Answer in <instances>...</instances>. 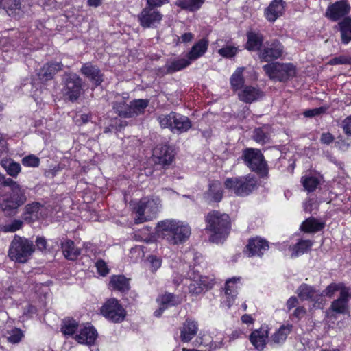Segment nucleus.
I'll return each mask as SVG.
<instances>
[{
	"mask_svg": "<svg viewBox=\"0 0 351 351\" xmlns=\"http://www.w3.org/2000/svg\"><path fill=\"white\" fill-rule=\"evenodd\" d=\"M155 233L158 239L165 240L170 245H180L189 239L191 229L184 221L167 219L158 222Z\"/></svg>",
	"mask_w": 351,
	"mask_h": 351,
	"instance_id": "nucleus-1",
	"label": "nucleus"
},
{
	"mask_svg": "<svg viewBox=\"0 0 351 351\" xmlns=\"http://www.w3.org/2000/svg\"><path fill=\"white\" fill-rule=\"evenodd\" d=\"M206 230L210 232V241L221 243L228 237L230 230V219L228 215L213 210L206 217Z\"/></svg>",
	"mask_w": 351,
	"mask_h": 351,
	"instance_id": "nucleus-2",
	"label": "nucleus"
},
{
	"mask_svg": "<svg viewBox=\"0 0 351 351\" xmlns=\"http://www.w3.org/2000/svg\"><path fill=\"white\" fill-rule=\"evenodd\" d=\"M11 193L9 197L0 195V208L8 215L15 214L16 210L23 205L27 197V189L14 180L10 186Z\"/></svg>",
	"mask_w": 351,
	"mask_h": 351,
	"instance_id": "nucleus-3",
	"label": "nucleus"
},
{
	"mask_svg": "<svg viewBox=\"0 0 351 351\" xmlns=\"http://www.w3.org/2000/svg\"><path fill=\"white\" fill-rule=\"evenodd\" d=\"M162 207L161 200L158 197L141 199L134 208L135 223H142L155 218Z\"/></svg>",
	"mask_w": 351,
	"mask_h": 351,
	"instance_id": "nucleus-4",
	"label": "nucleus"
},
{
	"mask_svg": "<svg viewBox=\"0 0 351 351\" xmlns=\"http://www.w3.org/2000/svg\"><path fill=\"white\" fill-rule=\"evenodd\" d=\"M34 251L33 243L25 237L15 235L11 242L8 256L12 261L25 263Z\"/></svg>",
	"mask_w": 351,
	"mask_h": 351,
	"instance_id": "nucleus-5",
	"label": "nucleus"
},
{
	"mask_svg": "<svg viewBox=\"0 0 351 351\" xmlns=\"http://www.w3.org/2000/svg\"><path fill=\"white\" fill-rule=\"evenodd\" d=\"M227 189L230 190L237 195H249L256 186V181L253 176L247 175L243 177L227 178L224 182Z\"/></svg>",
	"mask_w": 351,
	"mask_h": 351,
	"instance_id": "nucleus-6",
	"label": "nucleus"
},
{
	"mask_svg": "<svg viewBox=\"0 0 351 351\" xmlns=\"http://www.w3.org/2000/svg\"><path fill=\"white\" fill-rule=\"evenodd\" d=\"M263 70L268 77L280 82L286 81L293 77L296 74L295 66L291 63L280 64L278 62L266 64Z\"/></svg>",
	"mask_w": 351,
	"mask_h": 351,
	"instance_id": "nucleus-7",
	"label": "nucleus"
},
{
	"mask_svg": "<svg viewBox=\"0 0 351 351\" xmlns=\"http://www.w3.org/2000/svg\"><path fill=\"white\" fill-rule=\"evenodd\" d=\"M242 158L252 171L264 176L267 173V164L260 150L249 148L243 152Z\"/></svg>",
	"mask_w": 351,
	"mask_h": 351,
	"instance_id": "nucleus-8",
	"label": "nucleus"
},
{
	"mask_svg": "<svg viewBox=\"0 0 351 351\" xmlns=\"http://www.w3.org/2000/svg\"><path fill=\"white\" fill-rule=\"evenodd\" d=\"M297 294L301 300L311 302L314 308H323L326 304L323 294L309 285L302 284L297 289Z\"/></svg>",
	"mask_w": 351,
	"mask_h": 351,
	"instance_id": "nucleus-9",
	"label": "nucleus"
},
{
	"mask_svg": "<svg viewBox=\"0 0 351 351\" xmlns=\"http://www.w3.org/2000/svg\"><path fill=\"white\" fill-rule=\"evenodd\" d=\"M101 313L113 322H122L126 315L125 309L114 298H111L104 303L101 308Z\"/></svg>",
	"mask_w": 351,
	"mask_h": 351,
	"instance_id": "nucleus-10",
	"label": "nucleus"
},
{
	"mask_svg": "<svg viewBox=\"0 0 351 351\" xmlns=\"http://www.w3.org/2000/svg\"><path fill=\"white\" fill-rule=\"evenodd\" d=\"M162 14L154 8L147 6L143 8L138 14V19L140 25L144 28L156 27L162 19Z\"/></svg>",
	"mask_w": 351,
	"mask_h": 351,
	"instance_id": "nucleus-11",
	"label": "nucleus"
},
{
	"mask_svg": "<svg viewBox=\"0 0 351 351\" xmlns=\"http://www.w3.org/2000/svg\"><path fill=\"white\" fill-rule=\"evenodd\" d=\"M191 282L189 285V291L190 293L199 295L204 290L210 289L214 285V278L208 276L193 274L190 276Z\"/></svg>",
	"mask_w": 351,
	"mask_h": 351,
	"instance_id": "nucleus-12",
	"label": "nucleus"
},
{
	"mask_svg": "<svg viewBox=\"0 0 351 351\" xmlns=\"http://www.w3.org/2000/svg\"><path fill=\"white\" fill-rule=\"evenodd\" d=\"M82 88V80L75 73L68 75L65 81V85L63 88V93L70 100L77 99L80 93Z\"/></svg>",
	"mask_w": 351,
	"mask_h": 351,
	"instance_id": "nucleus-13",
	"label": "nucleus"
},
{
	"mask_svg": "<svg viewBox=\"0 0 351 351\" xmlns=\"http://www.w3.org/2000/svg\"><path fill=\"white\" fill-rule=\"evenodd\" d=\"M240 285V278L233 277L226 280L224 287V294L221 302L223 305L230 308L233 304Z\"/></svg>",
	"mask_w": 351,
	"mask_h": 351,
	"instance_id": "nucleus-14",
	"label": "nucleus"
},
{
	"mask_svg": "<svg viewBox=\"0 0 351 351\" xmlns=\"http://www.w3.org/2000/svg\"><path fill=\"white\" fill-rule=\"evenodd\" d=\"M283 53V46L278 40L266 43L263 49L260 50L259 56L265 61H269L280 58Z\"/></svg>",
	"mask_w": 351,
	"mask_h": 351,
	"instance_id": "nucleus-15",
	"label": "nucleus"
},
{
	"mask_svg": "<svg viewBox=\"0 0 351 351\" xmlns=\"http://www.w3.org/2000/svg\"><path fill=\"white\" fill-rule=\"evenodd\" d=\"M269 326L263 324L250 334V341L256 349L258 350L264 349L269 339Z\"/></svg>",
	"mask_w": 351,
	"mask_h": 351,
	"instance_id": "nucleus-16",
	"label": "nucleus"
},
{
	"mask_svg": "<svg viewBox=\"0 0 351 351\" xmlns=\"http://www.w3.org/2000/svg\"><path fill=\"white\" fill-rule=\"evenodd\" d=\"M97 337L96 329L88 324L79 328L78 333L75 335L74 339L80 344L91 346L94 344Z\"/></svg>",
	"mask_w": 351,
	"mask_h": 351,
	"instance_id": "nucleus-17",
	"label": "nucleus"
},
{
	"mask_svg": "<svg viewBox=\"0 0 351 351\" xmlns=\"http://www.w3.org/2000/svg\"><path fill=\"white\" fill-rule=\"evenodd\" d=\"M263 96V92L258 86L250 85L244 86L238 93L239 99L241 101L249 104L258 101Z\"/></svg>",
	"mask_w": 351,
	"mask_h": 351,
	"instance_id": "nucleus-18",
	"label": "nucleus"
},
{
	"mask_svg": "<svg viewBox=\"0 0 351 351\" xmlns=\"http://www.w3.org/2000/svg\"><path fill=\"white\" fill-rule=\"evenodd\" d=\"M46 215L44 206L38 202H32L27 204L24 208L23 219L29 222L43 218Z\"/></svg>",
	"mask_w": 351,
	"mask_h": 351,
	"instance_id": "nucleus-19",
	"label": "nucleus"
},
{
	"mask_svg": "<svg viewBox=\"0 0 351 351\" xmlns=\"http://www.w3.org/2000/svg\"><path fill=\"white\" fill-rule=\"evenodd\" d=\"M153 157L156 162L162 165H169L173 158V150L166 145H157L153 150Z\"/></svg>",
	"mask_w": 351,
	"mask_h": 351,
	"instance_id": "nucleus-20",
	"label": "nucleus"
},
{
	"mask_svg": "<svg viewBox=\"0 0 351 351\" xmlns=\"http://www.w3.org/2000/svg\"><path fill=\"white\" fill-rule=\"evenodd\" d=\"M268 249L269 245L266 240L260 237H256L249 240L245 252L248 256H261Z\"/></svg>",
	"mask_w": 351,
	"mask_h": 351,
	"instance_id": "nucleus-21",
	"label": "nucleus"
},
{
	"mask_svg": "<svg viewBox=\"0 0 351 351\" xmlns=\"http://www.w3.org/2000/svg\"><path fill=\"white\" fill-rule=\"evenodd\" d=\"M298 299L292 296L289 298L286 303L287 312L289 313V317L293 320L299 321L306 314V309L304 306H298Z\"/></svg>",
	"mask_w": 351,
	"mask_h": 351,
	"instance_id": "nucleus-22",
	"label": "nucleus"
},
{
	"mask_svg": "<svg viewBox=\"0 0 351 351\" xmlns=\"http://www.w3.org/2000/svg\"><path fill=\"white\" fill-rule=\"evenodd\" d=\"M285 10V2L282 0H274L265 10V16L269 22H274L280 17Z\"/></svg>",
	"mask_w": 351,
	"mask_h": 351,
	"instance_id": "nucleus-23",
	"label": "nucleus"
},
{
	"mask_svg": "<svg viewBox=\"0 0 351 351\" xmlns=\"http://www.w3.org/2000/svg\"><path fill=\"white\" fill-rule=\"evenodd\" d=\"M348 10L349 5L345 1H340L328 8L326 16L332 21H337L346 15Z\"/></svg>",
	"mask_w": 351,
	"mask_h": 351,
	"instance_id": "nucleus-24",
	"label": "nucleus"
},
{
	"mask_svg": "<svg viewBox=\"0 0 351 351\" xmlns=\"http://www.w3.org/2000/svg\"><path fill=\"white\" fill-rule=\"evenodd\" d=\"M81 73L89 78L96 86L103 81V76L99 68L91 63H85L81 68Z\"/></svg>",
	"mask_w": 351,
	"mask_h": 351,
	"instance_id": "nucleus-25",
	"label": "nucleus"
},
{
	"mask_svg": "<svg viewBox=\"0 0 351 351\" xmlns=\"http://www.w3.org/2000/svg\"><path fill=\"white\" fill-rule=\"evenodd\" d=\"M293 330V325L287 324L282 325L270 337V343L273 345L283 344L288 335Z\"/></svg>",
	"mask_w": 351,
	"mask_h": 351,
	"instance_id": "nucleus-26",
	"label": "nucleus"
},
{
	"mask_svg": "<svg viewBox=\"0 0 351 351\" xmlns=\"http://www.w3.org/2000/svg\"><path fill=\"white\" fill-rule=\"evenodd\" d=\"M208 47V40L206 38H202L194 44L191 51L188 53L187 56L189 59L193 62L202 56L206 52Z\"/></svg>",
	"mask_w": 351,
	"mask_h": 351,
	"instance_id": "nucleus-27",
	"label": "nucleus"
},
{
	"mask_svg": "<svg viewBox=\"0 0 351 351\" xmlns=\"http://www.w3.org/2000/svg\"><path fill=\"white\" fill-rule=\"evenodd\" d=\"M128 99V94H123V95H117L115 96V100L113 103V108L121 117H130L129 116L125 114L126 112L130 111V104H127Z\"/></svg>",
	"mask_w": 351,
	"mask_h": 351,
	"instance_id": "nucleus-28",
	"label": "nucleus"
},
{
	"mask_svg": "<svg viewBox=\"0 0 351 351\" xmlns=\"http://www.w3.org/2000/svg\"><path fill=\"white\" fill-rule=\"evenodd\" d=\"M197 324L195 321L186 320L181 329L180 338L182 341H191L197 332Z\"/></svg>",
	"mask_w": 351,
	"mask_h": 351,
	"instance_id": "nucleus-29",
	"label": "nucleus"
},
{
	"mask_svg": "<svg viewBox=\"0 0 351 351\" xmlns=\"http://www.w3.org/2000/svg\"><path fill=\"white\" fill-rule=\"evenodd\" d=\"M313 245V242L310 240H301L293 247L289 246L287 249L288 254L291 257L294 258L308 252Z\"/></svg>",
	"mask_w": 351,
	"mask_h": 351,
	"instance_id": "nucleus-30",
	"label": "nucleus"
},
{
	"mask_svg": "<svg viewBox=\"0 0 351 351\" xmlns=\"http://www.w3.org/2000/svg\"><path fill=\"white\" fill-rule=\"evenodd\" d=\"M191 128V123L188 117L176 113L172 132L182 133L188 131Z\"/></svg>",
	"mask_w": 351,
	"mask_h": 351,
	"instance_id": "nucleus-31",
	"label": "nucleus"
},
{
	"mask_svg": "<svg viewBox=\"0 0 351 351\" xmlns=\"http://www.w3.org/2000/svg\"><path fill=\"white\" fill-rule=\"evenodd\" d=\"M1 165L7 174L12 178H16L21 171V165L11 158L2 159Z\"/></svg>",
	"mask_w": 351,
	"mask_h": 351,
	"instance_id": "nucleus-32",
	"label": "nucleus"
},
{
	"mask_svg": "<svg viewBox=\"0 0 351 351\" xmlns=\"http://www.w3.org/2000/svg\"><path fill=\"white\" fill-rule=\"evenodd\" d=\"M62 65L60 63H50L43 66L40 69L38 75L43 80H51L54 74L62 69Z\"/></svg>",
	"mask_w": 351,
	"mask_h": 351,
	"instance_id": "nucleus-33",
	"label": "nucleus"
},
{
	"mask_svg": "<svg viewBox=\"0 0 351 351\" xmlns=\"http://www.w3.org/2000/svg\"><path fill=\"white\" fill-rule=\"evenodd\" d=\"M0 7L6 11L9 16H16L21 12V0H0Z\"/></svg>",
	"mask_w": 351,
	"mask_h": 351,
	"instance_id": "nucleus-34",
	"label": "nucleus"
},
{
	"mask_svg": "<svg viewBox=\"0 0 351 351\" xmlns=\"http://www.w3.org/2000/svg\"><path fill=\"white\" fill-rule=\"evenodd\" d=\"M247 41L246 43V49L249 51H257L261 50L263 43V36L254 32H249L247 34Z\"/></svg>",
	"mask_w": 351,
	"mask_h": 351,
	"instance_id": "nucleus-35",
	"label": "nucleus"
},
{
	"mask_svg": "<svg viewBox=\"0 0 351 351\" xmlns=\"http://www.w3.org/2000/svg\"><path fill=\"white\" fill-rule=\"evenodd\" d=\"M244 71L245 67H238L231 75L230 82L233 90H238L244 86L245 79L243 76Z\"/></svg>",
	"mask_w": 351,
	"mask_h": 351,
	"instance_id": "nucleus-36",
	"label": "nucleus"
},
{
	"mask_svg": "<svg viewBox=\"0 0 351 351\" xmlns=\"http://www.w3.org/2000/svg\"><path fill=\"white\" fill-rule=\"evenodd\" d=\"M191 63V61L188 56L186 58H178L167 64V70L169 73H174L187 67Z\"/></svg>",
	"mask_w": 351,
	"mask_h": 351,
	"instance_id": "nucleus-37",
	"label": "nucleus"
},
{
	"mask_svg": "<svg viewBox=\"0 0 351 351\" xmlns=\"http://www.w3.org/2000/svg\"><path fill=\"white\" fill-rule=\"evenodd\" d=\"M62 249L64 256L69 260H75L80 254V250L75 246L71 240H66L62 243Z\"/></svg>",
	"mask_w": 351,
	"mask_h": 351,
	"instance_id": "nucleus-38",
	"label": "nucleus"
},
{
	"mask_svg": "<svg viewBox=\"0 0 351 351\" xmlns=\"http://www.w3.org/2000/svg\"><path fill=\"white\" fill-rule=\"evenodd\" d=\"M208 198L213 202H219L223 197V190L221 184L218 181H214L209 185V189L207 193Z\"/></svg>",
	"mask_w": 351,
	"mask_h": 351,
	"instance_id": "nucleus-39",
	"label": "nucleus"
},
{
	"mask_svg": "<svg viewBox=\"0 0 351 351\" xmlns=\"http://www.w3.org/2000/svg\"><path fill=\"white\" fill-rule=\"evenodd\" d=\"M158 305H162L165 308L177 305L181 303V299L170 293H166L160 295L156 300Z\"/></svg>",
	"mask_w": 351,
	"mask_h": 351,
	"instance_id": "nucleus-40",
	"label": "nucleus"
},
{
	"mask_svg": "<svg viewBox=\"0 0 351 351\" xmlns=\"http://www.w3.org/2000/svg\"><path fill=\"white\" fill-rule=\"evenodd\" d=\"M148 105V101L145 99H138L130 102V111L125 114L132 117L143 113Z\"/></svg>",
	"mask_w": 351,
	"mask_h": 351,
	"instance_id": "nucleus-41",
	"label": "nucleus"
},
{
	"mask_svg": "<svg viewBox=\"0 0 351 351\" xmlns=\"http://www.w3.org/2000/svg\"><path fill=\"white\" fill-rule=\"evenodd\" d=\"M109 285L113 289L122 291L129 289V283L128 279L121 275L112 276L110 278Z\"/></svg>",
	"mask_w": 351,
	"mask_h": 351,
	"instance_id": "nucleus-42",
	"label": "nucleus"
},
{
	"mask_svg": "<svg viewBox=\"0 0 351 351\" xmlns=\"http://www.w3.org/2000/svg\"><path fill=\"white\" fill-rule=\"evenodd\" d=\"M269 134L270 127L269 125H263L254 130L253 138L256 142L263 144L269 141Z\"/></svg>",
	"mask_w": 351,
	"mask_h": 351,
	"instance_id": "nucleus-43",
	"label": "nucleus"
},
{
	"mask_svg": "<svg viewBox=\"0 0 351 351\" xmlns=\"http://www.w3.org/2000/svg\"><path fill=\"white\" fill-rule=\"evenodd\" d=\"M324 228V224L314 218L306 219L301 225V228L306 232H315L321 230Z\"/></svg>",
	"mask_w": 351,
	"mask_h": 351,
	"instance_id": "nucleus-44",
	"label": "nucleus"
},
{
	"mask_svg": "<svg viewBox=\"0 0 351 351\" xmlns=\"http://www.w3.org/2000/svg\"><path fill=\"white\" fill-rule=\"evenodd\" d=\"M339 25L342 42L348 44L351 40V19H345Z\"/></svg>",
	"mask_w": 351,
	"mask_h": 351,
	"instance_id": "nucleus-45",
	"label": "nucleus"
},
{
	"mask_svg": "<svg viewBox=\"0 0 351 351\" xmlns=\"http://www.w3.org/2000/svg\"><path fill=\"white\" fill-rule=\"evenodd\" d=\"M204 3V0H178L176 5L182 9L194 11L198 10Z\"/></svg>",
	"mask_w": 351,
	"mask_h": 351,
	"instance_id": "nucleus-46",
	"label": "nucleus"
},
{
	"mask_svg": "<svg viewBox=\"0 0 351 351\" xmlns=\"http://www.w3.org/2000/svg\"><path fill=\"white\" fill-rule=\"evenodd\" d=\"M301 182L306 191H313L319 184V179L313 176H304L302 178Z\"/></svg>",
	"mask_w": 351,
	"mask_h": 351,
	"instance_id": "nucleus-47",
	"label": "nucleus"
},
{
	"mask_svg": "<svg viewBox=\"0 0 351 351\" xmlns=\"http://www.w3.org/2000/svg\"><path fill=\"white\" fill-rule=\"evenodd\" d=\"M78 323L74 319H64L61 327V331L65 335H73L78 330Z\"/></svg>",
	"mask_w": 351,
	"mask_h": 351,
	"instance_id": "nucleus-48",
	"label": "nucleus"
},
{
	"mask_svg": "<svg viewBox=\"0 0 351 351\" xmlns=\"http://www.w3.org/2000/svg\"><path fill=\"white\" fill-rule=\"evenodd\" d=\"M331 309L337 313H348L349 306L347 300H343L341 298H338L334 300L331 304Z\"/></svg>",
	"mask_w": 351,
	"mask_h": 351,
	"instance_id": "nucleus-49",
	"label": "nucleus"
},
{
	"mask_svg": "<svg viewBox=\"0 0 351 351\" xmlns=\"http://www.w3.org/2000/svg\"><path fill=\"white\" fill-rule=\"evenodd\" d=\"M175 114L176 112H171L169 114L159 116L158 121L160 126L163 128H169L172 130Z\"/></svg>",
	"mask_w": 351,
	"mask_h": 351,
	"instance_id": "nucleus-50",
	"label": "nucleus"
},
{
	"mask_svg": "<svg viewBox=\"0 0 351 351\" xmlns=\"http://www.w3.org/2000/svg\"><path fill=\"white\" fill-rule=\"evenodd\" d=\"M238 52V49L236 47L227 45L218 50V53L223 58H230L234 56Z\"/></svg>",
	"mask_w": 351,
	"mask_h": 351,
	"instance_id": "nucleus-51",
	"label": "nucleus"
},
{
	"mask_svg": "<svg viewBox=\"0 0 351 351\" xmlns=\"http://www.w3.org/2000/svg\"><path fill=\"white\" fill-rule=\"evenodd\" d=\"M22 164L25 167H37L40 164V159L38 157L36 156L34 154L28 155L24 157L22 160Z\"/></svg>",
	"mask_w": 351,
	"mask_h": 351,
	"instance_id": "nucleus-52",
	"label": "nucleus"
},
{
	"mask_svg": "<svg viewBox=\"0 0 351 351\" xmlns=\"http://www.w3.org/2000/svg\"><path fill=\"white\" fill-rule=\"evenodd\" d=\"M23 226V221L19 219H15L9 224L2 226L1 230L5 232H14L21 229Z\"/></svg>",
	"mask_w": 351,
	"mask_h": 351,
	"instance_id": "nucleus-53",
	"label": "nucleus"
},
{
	"mask_svg": "<svg viewBox=\"0 0 351 351\" xmlns=\"http://www.w3.org/2000/svg\"><path fill=\"white\" fill-rule=\"evenodd\" d=\"M23 337L21 330L15 328L11 330L10 335L8 337V340L12 343H17L20 342Z\"/></svg>",
	"mask_w": 351,
	"mask_h": 351,
	"instance_id": "nucleus-54",
	"label": "nucleus"
},
{
	"mask_svg": "<svg viewBox=\"0 0 351 351\" xmlns=\"http://www.w3.org/2000/svg\"><path fill=\"white\" fill-rule=\"evenodd\" d=\"M147 261L150 264V269L152 272H155L157 271L160 267L162 264V260L160 258H158L154 255H150L147 258Z\"/></svg>",
	"mask_w": 351,
	"mask_h": 351,
	"instance_id": "nucleus-55",
	"label": "nucleus"
},
{
	"mask_svg": "<svg viewBox=\"0 0 351 351\" xmlns=\"http://www.w3.org/2000/svg\"><path fill=\"white\" fill-rule=\"evenodd\" d=\"M95 267L97 268V273L101 276H106L110 271L106 263L101 259L97 261L95 263Z\"/></svg>",
	"mask_w": 351,
	"mask_h": 351,
	"instance_id": "nucleus-56",
	"label": "nucleus"
},
{
	"mask_svg": "<svg viewBox=\"0 0 351 351\" xmlns=\"http://www.w3.org/2000/svg\"><path fill=\"white\" fill-rule=\"evenodd\" d=\"M328 63L331 65L350 64H351V57L340 56L331 59Z\"/></svg>",
	"mask_w": 351,
	"mask_h": 351,
	"instance_id": "nucleus-57",
	"label": "nucleus"
},
{
	"mask_svg": "<svg viewBox=\"0 0 351 351\" xmlns=\"http://www.w3.org/2000/svg\"><path fill=\"white\" fill-rule=\"evenodd\" d=\"M339 291H340V297L339 298L347 301L348 298H351V289L346 287L343 283H339Z\"/></svg>",
	"mask_w": 351,
	"mask_h": 351,
	"instance_id": "nucleus-58",
	"label": "nucleus"
},
{
	"mask_svg": "<svg viewBox=\"0 0 351 351\" xmlns=\"http://www.w3.org/2000/svg\"><path fill=\"white\" fill-rule=\"evenodd\" d=\"M339 283H332L329 285L326 289L322 293L324 295L332 297L335 291H339Z\"/></svg>",
	"mask_w": 351,
	"mask_h": 351,
	"instance_id": "nucleus-59",
	"label": "nucleus"
},
{
	"mask_svg": "<svg viewBox=\"0 0 351 351\" xmlns=\"http://www.w3.org/2000/svg\"><path fill=\"white\" fill-rule=\"evenodd\" d=\"M14 180L10 178H7L4 174L0 173V187L8 186L10 187Z\"/></svg>",
	"mask_w": 351,
	"mask_h": 351,
	"instance_id": "nucleus-60",
	"label": "nucleus"
},
{
	"mask_svg": "<svg viewBox=\"0 0 351 351\" xmlns=\"http://www.w3.org/2000/svg\"><path fill=\"white\" fill-rule=\"evenodd\" d=\"M169 0H147V4L149 7H161L162 5L169 3Z\"/></svg>",
	"mask_w": 351,
	"mask_h": 351,
	"instance_id": "nucleus-61",
	"label": "nucleus"
},
{
	"mask_svg": "<svg viewBox=\"0 0 351 351\" xmlns=\"http://www.w3.org/2000/svg\"><path fill=\"white\" fill-rule=\"evenodd\" d=\"M342 126L345 133L351 135V116L347 117L343 121Z\"/></svg>",
	"mask_w": 351,
	"mask_h": 351,
	"instance_id": "nucleus-62",
	"label": "nucleus"
},
{
	"mask_svg": "<svg viewBox=\"0 0 351 351\" xmlns=\"http://www.w3.org/2000/svg\"><path fill=\"white\" fill-rule=\"evenodd\" d=\"M323 112L322 108H317L311 110H308L304 112V114L306 117H311L315 115L319 114Z\"/></svg>",
	"mask_w": 351,
	"mask_h": 351,
	"instance_id": "nucleus-63",
	"label": "nucleus"
},
{
	"mask_svg": "<svg viewBox=\"0 0 351 351\" xmlns=\"http://www.w3.org/2000/svg\"><path fill=\"white\" fill-rule=\"evenodd\" d=\"M334 140L333 136L331 134L327 132V133H323L321 136L320 141L322 143L328 145L330 143H332Z\"/></svg>",
	"mask_w": 351,
	"mask_h": 351,
	"instance_id": "nucleus-64",
	"label": "nucleus"
}]
</instances>
